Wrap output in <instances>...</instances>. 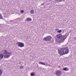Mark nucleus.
<instances>
[{
  "label": "nucleus",
  "mask_w": 76,
  "mask_h": 76,
  "mask_svg": "<svg viewBox=\"0 0 76 76\" xmlns=\"http://www.w3.org/2000/svg\"><path fill=\"white\" fill-rule=\"evenodd\" d=\"M69 53V50L67 47L62 48L58 49V53L61 56L67 54Z\"/></svg>",
  "instance_id": "obj_1"
},
{
  "label": "nucleus",
  "mask_w": 76,
  "mask_h": 76,
  "mask_svg": "<svg viewBox=\"0 0 76 76\" xmlns=\"http://www.w3.org/2000/svg\"><path fill=\"white\" fill-rule=\"evenodd\" d=\"M4 54H5V55H4V58H9L10 56L12 55V53L8 52V51L7 50H5L4 51Z\"/></svg>",
  "instance_id": "obj_2"
},
{
  "label": "nucleus",
  "mask_w": 76,
  "mask_h": 76,
  "mask_svg": "<svg viewBox=\"0 0 76 76\" xmlns=\"http://www.w3.org/2000/svg\"><path fill=\"white\" fill-rule=\"evenodd\" d=\"M16 44H17L18 47L21 48H22V47H24V44L22 42H16Z\"/></svg>",
  "instance_id": "obj_3"
},
{
  "label": "nucleus",
  "mask_w": 76,
  "mask_h": 76,
  "mask_svg": "<svg viewBox=\"0 0 76 76\" xmlns=\"http://www.w3.org/2000/svg\"><path fill=\"white\" fill-rule=\"evenodd\" d=\"M51 37L48 36L47 37H45L43 39V40H45L46 41H49L51 40Z\"/></svg>",
  "instance_id": "obj_4"
},
{
  "label": "nucleus",
  "mask_w": 76,
  "mask_h": 76,
  "mask_svg": "<svg viewBox=\"0 0 76 76\" xmlns=\"http://www.w3.org/2000/svg\"><path fill=\"white\" fill-rule=\"evenodd\" d=\"M4 15V18H8V15L9 14V12L8 11H5V12L3 13Z\"/></svg>",
  "instance_id": "obj_5"
},
{
  "label": "nucleus",
  "mask_w": 76,
  "mask_h": 76,
  "mask_svg": "<svg viewBox=\"0 0 76 76\" xmlns=\"http://www.w3.org/2000/svg\"><path fill=\"white\" fill-rule=\"evenodd\" d=\"M56 75L57 76H60L61 75V72L59 70H57L56 71Z\"/></svg>",
  "instance_id": "obj_6"
},
{
  "label": "nucleus",
  "mask_w": 76,
  "mask_h": 76,
  "mask_svg": "<svg viewBox=\"0 0 76 76\" xmlns=\"http://www.w3.org/2000/svg\"><path fill=\"white\" fill-rule=\"evenodd\" d=\"M7 23L8 24H10L11 23H14V20H10L7 22Z\"/></svg>",
  "instance_id": "obj_7"
},
{
  "label": "nucleus",
  "mask_w": 76,
  "mask_h": 76,
  "mask_svg": "<svg viewBox=\"0 0 76 76\" xmlns=\"http://www.w3.org/2000/svg\"><path fill=\"white\" fill-rule=\"evenodd\" d=\"M62 37V35L61 34H57V37L58 38H60Z\"/></svg>",
  "instance_id": "obj_8"
},
{
  "label": "nucleus",
  "mask_w": 76,
  "mask_h": 76,
  "mask_svg": "<svg viewBox=\"0 0 76 76\" xmlns=\"http://www.w3.org/2000/svg\"><path fill=\"white\" fill-rule=\"evenodd\" d=\"M66 38H67V36L65 35H63L62 37V38L64 40L66 39Z\"/></svg>",
  "instance_id": "obj_9"
},
{
  "label": "nucleus",
  "mask_w": 76,
  "mask_h": 76,
  "mask_svg": "<svg viewBox=\"0 0 76 76\" xmlns=\"http://www.w3.org/2000/svg\"><path fill=\"white\" fill-rule=\"evenodd\" d=\"M63 70L64 71H68L69 70V68L67 67L63 68Z\"/></svg>",
  "instance_id": "obj_10"
},
{
  "label": "nucleus",
  "mask_w": 76,
  "mask_h": 76,
  "mask_svg": "<svg viewBox=\"0 0 76 76\" xmlns=\"http://www.w3.org/2000/svg\"><path fill=\"white\" fill-rule=\"evenodd\" d=\"M4 57V55H3L2 54H0V60H1Z\"/></svg>",
  "instance_id": "obj_11"
},
{
  "label": "nucleus",
  "mask_w": 76,
  "mask_h": 76,
  "mask_svg": "<svg viewBox=\"0 0 76 76\" xmlns=\"http://www.w3.org/2000/svg\"><path fill=\"white\" fill-rule=\"evenodd\" d=\"M35 75V73L34 72H31L30 74V76H34Z\"/></svg>",
  "instance_id": "obj_12"
},
{
  "label": "nucleus",
  "mask_w": 76,
  "mask_h": 76,
  "mask_svg": "<svg viewBox=\"0 0 76 76\" xmlns=\"http://www.w3.org/2000/svg\"><path fill=\"white\" fill-rule=\"evenodd\" d=\"M64 39H63L61 38L60 39V40L59 41V42L60 43H61V42H64Z\"/></svg>",
  "instance_id": "obj_13"
},
{
  "label": "nucleus",
  "mask_w": 76,
  "mask_h": 76,
  "mask_svg": "<svg viewBox=\"0 0 76 76\" xmlns=\"http://www.w3.org/2000/svg\"><path fill=\"white\" fill-rule=\"evenodd\" d=\"M27 21H32V19L29 18H28L26 19Z\"/></svg>",
  "instance_id": "obj_14"
},
{
  "label": "nucleus",
  "mask_w": 76,
  "mask_h": 76,
  "mask_svg": "<svg viewBox=\"0 0 76 76\" xmlns=\"http://www.w3.org/2000/svg\"><path fill=\"white\" fill-rule=\"evenodd\" d=\"M39 64H41L42 65H43L44 66L45 65V63L42 62H39Z\"/></svg>",
  "instance_id": "obj_15"
},
{
  "label": "nucleus",
  "mask_w": 76,
  "mask_h": 76,
  "mask_svg": "<svg viewBox=\"0 0 76 76\" xmlns=\"http://www.w3.org/2000/svg\"><path fill=\"white\" fill-rule=\"evenodd\" d=\"M30 13L31 14H34V10H33L30 11Z\"/></svg>",
  "instance_id": "obj_16"
},
{
  "label": "nucleus",
  "mask_w": 76,
  "mask_h": 76,
  "mask_svg": "<svg viewBox=\"0 0 76 76\" xmlns=\"http://www.w3.org/2000/svg\"><path fill=\"white\" fill-rule=\"evenodd\" d=\"M0 19H3V17L1 15V14L0 13Z\"/></svg>",
  "instance_id": "obj_17"
},
{
  "label": "nucleus",
  "mask_w": 76,
  "mask_h": 76,
  "mask_svg": "<svg viewBox=\"0 0 76 76\" xmlns=\"http://www.w3.org/2000/svg\"><path fill=\"white\" fill-rule=\"evenodd\" d=\"M58 32V33H61V30H58L57 31Z\"/></svg>",
  "instance_id": "obj_18"
},
{
  "label": "nucleus",
  "mask_w": 76,
  "mask_h": 76,
  "mask_svg": "<svg viewBox=\"0 0 76 76\" xmlns=\"http://www.w3.org/2000/svg\"><path fill=\"white\" fill-rule=\"evenodd\" d=\"M1 75H2V72L1 70L0 69V76H1Z\"/></svg>",
  "instance_id": "obj_19"
},
{
  "label": "nucleus",
  "mask_w": 76,
  "mask_h": 76,
  "mask_svg": "<svg viewBox=\"0 0 76 76\" xmlns=\"http://www.w3.org/2000/svg\"><path fill=\"white\" fill-rule=\"evenodd\" d=\"M23 66H20V69H23Z\"/></svg>",
  "instance_id": "obj_20"
},
{
  "label": "nucleus",
  "mask_w": 76,
  "mask_h": 76,
  "mask_svg": "<svg viewBox=\"0 0 76 76\" xmlns=\"http://www.w3.org/2000/svg\"><path fill=\"white\" fill-rule=\"evenodd\" d=\"M56 1L58 2H59V1L61 2V1H62V0H56Z\"/></svg>",
  "instance_id": "obj_21"
},
{
  "label": "nucleus",
  "mask_w": 76,
  "mask_h": 76,
  "mask_svg": "<svg viewBox=\"0 0 76 76\" xmlns=\"http://www.w3.org/2000/svg\"><path fill=\"white\" fill-rule=\"evenodd\" d=\"M20 12L21 13H23L24 12V11H23V10H21L20 11Z\"/></svg>",
  "instance_id": "obj_22"
},
{
  "label": "nucleus",
  "mask_w": 76,
  "mask_h": 76,
  "mask_svg": "<svg viewBox=\"0 0 76 76\" xmlns=\"http://www.w3.org/2000/svg\"><path fill=\"white\" fill-rule=\"evenodd\" d=\"M58 28H56V31H58Z\"/></svg>",
  "instance_id": "obj_23"
},
{
  "label": "nucleus",
  "mask_w": 76,
  "mask_h": 76,
  "mask_svg": "<svg viewBox=\"0 0 76 76\" xmlns=\"http://www.w3.org/2000/svg\"><path fill=\"white\" fill-rule=\"evenodd\" d=\"M44 3H42V4H41V5H44Z\"/></svg>",
  "instance_id": "obj_24"
},
{
  "label": "nucleus",
  "mask_w": 76,
  "mask_h": 76,
  "mask_svg": "<svg viewBox=\"0 0 76 76\" xmlns=\"http://www.w3.org/2000/svg\"><path fill=\"white\" fill-rule=\"evenodd\" d=\"M74 39H75V40H76V37H74Z\"/></svg>",
  "instance_id": "obj_25"
},
{
  "label": "nucleus",
  "mask_w": 76,
  "mask_h": 76,
  "mask_svg": "<svg viewBox=\"0 0 76 76\" xmlns=\"http://www.w3.org/2000/svg\"><path fill=\"white\" fill-rule=\"evenodd\" d=\"M59 67H60V66H59Z\"/></svg>",
  "instance_id": "obj_26"
}]
</instances>
